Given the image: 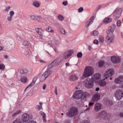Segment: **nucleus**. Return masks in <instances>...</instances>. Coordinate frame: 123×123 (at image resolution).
<instances>
[{
	"mask_svg": "<svg viewBox=\"0 0 123 123\" xmlns=\"http://www.w3.org/2000/svg\"><path fill=\"white\" fill-rule=\"evenodd\" d=\"M93 73L92 68L90 67H86L83 74V76L85 77H87L91 76Z\"/></svg>",
	"mask_w": 123,
	"mask_h": 123,
	"instance_id": "nucleus-1",
	"label": "nucleus"
},
{
	"mask_svg": "<svg viewBox=\"0 0 123 123\" xmlns=\"http://www.w3.org/2000/svg\"><path fill=\"white\" fill-rule=\"evenodd\" d=\"M93 81L90 78H87L84 81V86L87 88H92L93 86Z\"/></svg>",
	"mask_w": 123,
	"mask_h": 123,
	"instance_id": "nucleus-2",
	"label": "nucleus"
},
{
	"mask_svg": "<svg viewBox=\"0 0 123 123\" xmlns=\"http://www.w3.org/2000/svg\"><path fill=\"white\" fill-rule=\"evenodd\" d=\"M78 110L76 108L73 107L70 108L68 110V112L66 113L67 116L72 117L77 115Z\"/></svg>",
	"mask_w": 123,
	"mask_h": 123,
	"instance_id": "nucleus-3",
	"label": "nucleus"
},
{
	"mask_svg": "<svg viewBox=\"0 0 123 123\" xmlns=\"http://www.w3.org/2000/svg\"><path fill=\"white\" fill-rule=\"evenodd\" d=\"M122 9L121 8H116L112 14L114 16V19L115 20H117L121 14V11Z\"/></svg>",
	"mask_w": 123,
	"mask_h": 123,
	"instance_id": "nucleus-4",
	"label": "nucleus"
},
{
	"mask_svg": "<svg viewBox=\"0 0 123 123\" xmlns=\"http://www.w3.org/2000/svg\"><path fill=\"white\" fill-rule=\"evenodd\" d=\"M114 73V71L113 68H110L106 71L104 74V77L107 79L109 77L112 75Z\"/></svg>",
	"mask_w": 123,
	"mask_h": 123,
	"instance_id": "nucleus-5",
	"label": "nucleus"
},
{
	"mask_svg": "<svg viewBox=\"0 0 123 123\" xmlns=\"http://www.w3.org/2000/svg\"><path fill=\"white\" fill-rule=\"evenodd\" d=\"M29 116L27 113L23 114L21 116V121L23 123H26L29 120Z\"/></svg>",
	"mask_w": 123,
	"mask_h": 123,
	"instance_id": "nucleus-6",
	"label": "nucleus"
},
{
	"mask_svg": "<svg viewBox=\"0 0 123 123\" xmlns=\"http://www.w3.org/2000/svg\"><path fill=\"white\" fill-rule=\"evenodd\" d=\"M82 91L81 90L77 91L73 96L74 98L79 99L81 98L82 97Z\"/></svg>",
	"mask_w": 123,
	"mask_h": 123,
	"instance_id": "nucleus-7",
	"label": "nucleus"
},
{
	"mask_svg": "<svg viewBox=\"0 0 123 123\" xmlns=\"http://www.w3.org/2000/svg\"><path fill=\"white\" fill-rule=\"evenodd\" d=\"M106 39V41L109 43H111L114 38V36L113 34H107Z\"/></svg>",
	"mask_w": 123,
	"mask_h": 123,
	"instance_id": "nucleus-8",
	"label": "nucleus"
},
{
	"mask_svg": "<svg viewBox=\"0 0 123 123\" xmlns=\"http://www.w3.org/2000/svg\"><path fill=\"white\" fill-rule=\"evenodd\" d=\"M121 91L120 90H116L115 92V96L116 99L117 100H119L122 98Z\"/></svg>",
	"mask_w": 123,
	"mask_h": 123,
	"instance_id": "nucleus-9",
	"label": "nucleus"
},
{
	"mask_svg": "<svg viewBox=\"0 0 123 123\" xmlns=\"http://www.w3.org/2000/svg\"><path fill=\"white\" fill-rule=\"evenodd\" d=\"M115 26L116 25L114 24H112L111 26H110L108 28V30L106 31L107 34H113L115 28Z\"/></svg>",
	"mask_w": 123,
	"mask_h": 123,
	"instance_id": "nucleus-10",
	"label": "nucleus"
},
{
	"mask_svg": "<svg viewBox=\"0 0 123 123\" xmlns=\"http://www.w3.org/2000/svg\"><path fill=\"white\" fill-rule=\"evenodd\" d=\"M102 107V106L101 104L97 103L94 105V110L96 112L98 111L101 109Z\"/></svg>",
	"mask_w": 123,
	"mask_h": 123,
	"instance_id": "nucleus-11",
	"label": "nucleus"
},
{
	"mask_svg": "<svg viewBox=\"0 0 123 123\" xmlns=\"http://www.w3.org/2000/svg\"><path fill=\"white\" fill-rule=\"evenodd\" d=\"M115 83L119 84H120L123 83V76H121L118 78L115 79Z\"/></svg>",
	"mask_w": 123,
	"mask_h": 123,
	"instance_id": "nucleus-12",
	"label": "nucleus"
},
{
	"mask_svg": "<svg viewBox=\"0 0 123 123\" xmlns=\"http://www.w3.org/2000/svg\"><path fill=\"white\" fill-rule=\"evenodd\" d=\"M111 61L115 63H118L120 62V59L115 56H112L111 58Z\"/></svg>",
	"mask_w": 123,
	"mask_h": 123,
	"instance_id": "nucleus-13",
	"label": "nucleus"
},
{
	"mask_svg": "<svg viewBox=\"0 0 123 123\" xmlns=\"http://www.w3.org/2000/svg\"><path fill=\"white\" fill-rule=\"evenodd\" d=\"M100 97V95L99 93H96L93 96L92 100L93 101H97L99 100Z\"/></svg>",
	"mask_w": 123,
	"mask_h": 123,
	"instance_id": "nucleus-14",
	"label": "nucleus"
},
{
	"mask_svg": "<svg viewBox=\"0 0 123 123\" xmlns=\"http://www.w3.org/2000/svg\"><path fill=\"white\" fill-rule=\"evenodd\" d=\"M62 60L59 59V58H57L54 60L51 63V64L52 63H55V64L57 66L58 65L59 63L61 62L62 61Z\"/></svg>",
	"mask_w": 123,
	"mask_h": 123,
	"instance_id": "nucleus-15",
	"label": "nucleus"
},
{
	"mask_svg": "<svg viewBox=\"0 0 123 123\" xmlns=\"http://www.w3.org/2000/svg\"><path fill=\"white\" fill-rule=\"evenodd\" d=\"M52 71L51 70H50L49 69H47L46 71H45L43 73L44 75H45L46 77L49 76L50 74L52 73Z\"/></svg>",
	"mask_w": 123,
	"mask_h": 123,
	"instance_id": "nucleus-16",
	"label": "nucleus"
},
{
	"mask_svg": "<svg viewBox=\"0 0 123 123\" xmlns=\"http://www.w3.org/2000/svg\"><path fill=\"white\" fill-rule=\"evenodd\" d=\"M78 78L76 75L74 74L71 76L70 77L69 79L70 80L74 81L76 80H77Z\"/></svg>",
	"mask_w": 123,
	"mask_h": 123,
	"instance_id": "nucleus-17",
	"label": "nucleus"
},
{
	"mask_svg": "<svg viewBox=\"0 0 123 123\" xmlns=\"http://www.w3.org/2000/svg\"><path fill=\"white\" fill-rule=\"evenodd\" d=\"M89 95L88 92H85L83 93H82V97L81 98L82 99H85Z\"/></svg>",
	"mask_w": 123,
	"mask_h": 123,
	"instance_id": "nucleus-18",
	"label": "nucleus"
},
{
	"mask_svg": "<svg viewBox=\"0 0 123 123\" xmlns=\"http://www.w3.org/2000/svg\"><path fill=\"white\" fill-rule=\"evenodd\" d=\"M27 80V78L25 76H22L20 78V80L21 82L24 83H26Z\"/></svg>",
	"mask_w": 123,
	"mask_h": 123,
	"instance_id": "nucleus-19",
	"label": "nucleus"
},
{
	"mask_svg": "<svg viewBox=\"0 0 123 123\" xmlns=\"http://www.w3.org/2000/svg\"><path fill=\"white\" fill-rule=\"evenodd\" d=\"M33 5L36 7H38L40 6V4L38 1L36 0H34L33 1Z\"/></svg>",
	"mask_w": 123,
	"mask_h": 123,
	"instance_id": "nucleus-20",
	"label": "nucleus"
},
{
	"mask_svg": "<svg viewBox=\"0 0 123 123\" xmlns=\"http://www.w3.org/2000/svg\"><path fill=\"white\" fill-rule=\"evenodd\" d=\"M112 20V19L109 18H106L103 21L104 22L108 23L111 22Z\"/></svg>",
	"mask_w": 123,
	"mask_h": 123,
	"instance_id": "nucleus-21",
	"label": "nucleus"
},
{
	"mask_svg": "<svg viewBox=\"0 0 123 123\" xmlns=\"http://www.w3.org/2000/svg\"><path fill=\"white\" fill-rule=\"evenodd\" d=\"M100 78V75L98 73H97L95 74L94 75V77L93 78V79L94 80H98Z\"/></svg>",
	"mask_w": 123,
	"mask_h": 123,
	"instance_id": "nucleus-22",
	"label": "nucleus"
},
{
	"mask_svg": "<svg viewBox=\"0 0 123 123\" xmlns=\"http://www.w3.org/2000/svg\"><path fill=\"white\" fill-rule=\"evenodd\" d=\"M28 70L26 68H23L21 69L19 73L21 74H25L28 72Z\"/></svg>",
	"mask_w": 123,
	"mask_h": 123,
	"instance_id": "nucleus-23",
	"label": "nucleus"
},
{
	"mask_svg": "<svg viewBox=\"0 0 123 123\" xmlns=\"http://www.w3.org/2000/svg\"><path fill=\"white\" fill-rule=\"evenodd\" d=\"M99 116H103L104 117L106 115V113L105 111H102L98 114Z\"/></svg>",
	"mask_w": 123,
	"mask_h": 123,
	"instance_id": "nucleus-24",
	"label": "nucleus"
},
{
	"mask_svg": "<svg viewBox=\"0 0 123 123\" xmlns=\"http://www.w3.org/2000/svg\"><path fill=\"white\" fill-rule=\"evenodd\" d=\"M47 77L45 75H44V73H43L41 75L40 77V81H43Z\"/></svg>",
	"mask_w": 123,
	"mask_h": 123,
	"instance_id": "nucleus-25",
	"label": "nucleus"
},
{
	"mask_svg": "<svg viewBox=\"0 0 123 123\" xmlns=\"http://www.w3.org/2000/svg\"><path fill=\"white\" fill-rule=\"evenodd\" d=\"M99 84L100 86H103L106 85V83L104 81L100 80L99 82Z\"/></svg>",
	"mask_w": 123,
	"mask_h": 123,
	"instance_id": "nucleus-26",
	"label": "nucleus"
},
{
	"mask_svg": "<svg viewBox=\"0 0 123 123\" xmlns=\"http://www.w3.org/2000/svg\"><path fill=\"white\" fill-rule=\"evenodd\" d=\"M39 103L40 105H37L36 107V109L38 111H39L40 109L42 108V103Z\"/></svg>",
	"mask_w": 123,
	"mask_h": 123,
	"instance_id": "nucleus-27",
	"label": "nucleus"
},
{
	"mask_svg": "<svg viewBox=\"0 0 123 123\" xmlns=\"http://www.w3.org/2000/svg\"><path fill=\"white\" fill-rule=\"evenodd\" d=\"M37 78L36 77H35L32 80V81L30 83V85H31L32 86L35 83V82L37 80Z\"/></svg>",
	"mask_w": 123,
	"mask_h": 123,
	"instance_id": "nucleus-28",
	"label": "nucleus"
},
{
	"mask_svg": "<svg viewBox=\"0 0 123 123\" xmlns=\"http://www.w3.org/2000/svg\"><path fill=\"white\" fill-rule=\"evenodd\" d=\"M98 34V31L94 30L92 32L91 34L94 36H97Z\"/></svg>",
	"mask_w": 123,
	"mask_h": 123,
	"instance_id": "nucleus-29",
	"label": "nucleus"
},
{
	"mask_svg": "<svg viewBox=\"0 0 123 123\" xmlns=\"http://www.w3.org/2000/svg\"><path fill=\"white\" fill-rule=\"evenodd\" d=\"M94 18V17L93 16H92L87 22V23L92 24L93 22V20Z\"/></svg>",
	"mask_w": 123,
	"mask_h": 123,
	"instance_id": "nucleus-30",
	"label": "nucleus"
},
{
	"mask_svg": "<svg viewBox=\"0 0 123 123\" xmlns=\"http://www.w3.org/2000/svg\"><path fill=\"white\" fill-rule=\"evenodd\" d=\"M46 30L49 32H54V30L52 29L51 28L49 27H47L46 28Z\"/></svg>",
	"mask_w": 123,
	"mask_h": 123,
	"instance_id": "nucleus-31",
	"label": "nucleus"
},
{
	"mask_svg": "<svg viewBox=\"0 0 123 123\" xmlns=\"http://www.w3.org/2000/svg\"><path fill=\"white\" fill-rule=\"evenodd\" d=\"M43 18L40 16H36V19L37 20L39 21H41L43 20Z\"/></svg>",
	"mask_w": 123,
	"mask_h": 123,
	"instance_id": "nucleus-32",
	"label": "nucleus"
},
{
	"mask_svg": "<svg viewBox=\"0 0 123 123\" xmlns=\"http://www.w3.org/2000/svg\"><path fill=\"white\" fill-rule=\"evenodd\" d=\"M21 122L20 119L17 118L12 123H21Z\"/></svg>",
	"mask_w": 123,
	"mask_h": 123,
	"instance_id": "nucleus-33",
	"label": "nucleus"
},
{
	"mask_svg": "<svg viewBox=\"0 0 123 123\" xmlns=\"http://www.w3.org/2000/svg\"><path fill=\"white\" fill-rule=\"evenodd\" d=\"M21 112V111L19 110L15 112L13 114H12V116L13 117L15 116L16 115L18 114L19 113Z\"/></svg>",
	"mask_w": 123,
	"mask_h": 123,
	"instance_id": "nucleus-34",
	"label": "nucleus"
},
{
	"mask_svg": "<svg viewBox=\"0 0 123 123\" xmlns=\"http://www.w3.org/2000/svg\"><path fill=\"white\" fill-rule=\"evenodd\" d=\"M104 63V61H100L98 62V66L99 67H102Z\"/></svg>",
	"mask_w": 123,
	"mask_h": 123,
	"instance_id": "nucleus-35",
	"label": "nucleus"
},
{
	"mask_svg": "<svg viewBox=\"0 0 123 123\" xmlns=\"http://www.w3.org/2000/svg\"><path fill=\"white\" fill-rule=\"evenodd\" d=\"M73 53V51L72 50H71L67 54L68 57H70L71 55Z\"/></svg>",
	"mask_w": 123,
	"mask_h": 123,
	"instance_id": "nucleus-36",
	"label": "nucleus"
},
{
	"mask_svg": "<svg viewBox=\"0 0 123 123\" xmlns=\"http://www.w3.org/2000/svg\"><path fill=\"white\" fill-rule=\"evenodd\" d=\"M58 18L59 19V20H60L61 21L63 20L64 18L61 15H59L58 16Z\"/></svg>",
	"mask_w": 123,
	"mask_h": 123,
	"instance_id": "nucleus-37",
	"label": "nucleus"
},
{
	"mask_svg": "<svg viewBox=\"0 0 123 123\" xmlns=\"http://www.w3.org/2000/svg\"><path fill=\"white\" fill-rule=\"evenodd\" d=\"M60 31L61 32L62 34L63 35H65L66 34V32L64 30V29H61L60 30Z\"/></svg>",
	"mask_w": 123,
	"mask_h": 123,
	"instance_id": "nucleus-38",
	"label": "nucleus"
},
{
	"mask_svg": "<svg viewBox=\"0 0 123 123\" xmlns=\"http://www.w3.org/2000/svg\"><path fill=\"white\" fill-rule=\"evenodd\" d=\"M104 40V37L103 36H100L99 38V41L101 43L103 42Z\"/></svg>",
	"mask_w": 123,
	"mask_h": 123,
	"instance_id": "nucleus-39",
	"label": "nucleus"
},
{
	"mask_svg": "<svg viewBox=\"0 0 123 123\" xmlns=\"http://www.w3.org/2000/svg\"><path fill=\"white\" fill-rule=\"evenodd\" d=\"M82 54L81 52H79L77 54V56L78 57L80 58L82 57Z\"/></svg>",
	"mask_w": 123,
	"mask_h": 123,
	"instance_id": "nucleus-40",
	"label": "nucleus"
},
{
	"mask_svg": "<svg viewBox=\"0 0 123 123\" xmlns=\"http://www.w3.org/2000/svg\"><path fill=\"white\" fill-rule=\"evenodd\" d=\"M36 16L32 15H31L30 18L31 19L35 20H36Z\"/></svg>",
	"mask_w": 123,
	"mask_h": 123,
	"instance_id": "nucleus-41",
	"label": "nucleus"
},
{
	"mask_svg": "<svg viewBox=\"0 0 123 123\" xmlns=\"http://www.w3.org/2000/svg\"><path fill=\"white\" fill-rule=\"evenodd\" d=\"M102 6L101 5H99L97 7L96 9V11H98V10L101 8L102 7Z\"/></svg>",
	"mask_w": 123,
	"mask_h": 123,
	"instance_id": "nucleus-42",
	"label": "nucleus"
},
{
	"mask_svg": "<svg viewBox=\"0 0 123 123\" xmlns=\"http://www.w3.org/2000/svg\"><path fill=\"white\" fill-rule=\"evenodd\" d=\"M5 68L4 65L3 64H0V69H4Z\"/></svg>",
	"mask_w": 123,
	"mask_h": 123,
	"instance_id": "nucleus-43",
	"label": "nucleus"
},
{
	"mask_svg": "<svg viewBox=\"0 0 123 123\" xmlns=\"http://www.w3.org/2000/svg\"><path fill=\"white\" fill-rule=\"evenodd\" d=\"M23 43L24 45L25 46H28L29 44L28 42L26 41H24Z\"/></svg>",
	"mask_w": 123,
	"mask_h": 123,
	"instance_id": "nucleus-44",
	"label": "nucleus"
},
{
	"mask_svg": "<svg viewBox=\"0 0 123 123\" xmlns=\"http://www.w3.org/2000/svg\"><path fill=\"white\" fill-rule=\"evenodd\" d=\"M111 102L109 100H107L106 102V104L109 105H111Z\"/></svg>",
	"mask_w": 123,
	"mask_h": 123,
	"instance_id": "nucleus-45",
	"label": "nucleus"
},
{
	"mask_svg": "<svg viewBox=\"0 0 123 123\" xmlns=\"http://www.w3.org/2000/svg\"><path fill=\"white\" fill-rule=\"evenodd\" d=\"M121 24V21L120 20H118L117 21V26H120Z\"/></svg>",
	"mask_w": 123,
	"mask_h": 123,
	"instance_id": "nucleus-46",
	"label": "nucleus"
},
{
	"mask_svg": "<svg viewBox=\"0 0 123 123\" xmlns=\"http://www.w3.org/2000/svg\"><path fill=\"white\" fill-rule=\"evenodd\" d=\"M67 54L66 52H65L64 54H63L64 58L66 59L68 57V56H67Z\"/></svg>",
	"mask_w": 123,
	"mask_h": 123,
	"instance_id": "nucleus-47",
	"label": "nucleus"
},
{
	"mask_svg": "<svg viewBox=\"0 0 123 123\" xmlns=\"http://www.w3.org/2000/svg\"><path fill=\"white\" fill-rule=\"evenodd\" d=\"M14 14V12L13 11H12L10 12V16L12 17L13 15Z\"/></svg>",
	"mask_w": 123,
	"mask_h": 123,
	"instance_id": "nucleus-48",
	"label": "nucleus"
},
{
	"mask_svg": "<svg viewBox=\"0 0 123 123\" xmlns=\"http://www.w3.org/2000/svg\"><path fill=\"white\" fill-rule=\"evenodd\" d=\"M83 7H80L78 9V12H81L83 11Z\"/></svg>",
	"mask_w": 123,
	"mask_h": 123,
	"instance_id": "nucleus-49",
	"label": "nucleus"
},
{
	"mask_svg": "<svg viewBox=\"0 0 123 123\" xmlns=\"http://www.w3.org/2000/svg\"><path fill=\"white\" fill-rule=\"evenodd\" d=\"M40 113L41 115L43 116V117H45V114L44 112L42 111H41Z\"/></svg>",
	"mask_w": 123,
	"mask_h": 123,
	"instance_id": "nucleus-50",
	"label": "nucleus"
},
{
	"mask_svg": "<svg viewBox=\"0 0 123 123\" xmlns=\"http://www.w3.org/2000/svg\"><path fill=\"white\" fill-rule=\"evenodd\" d=\"M37 33L39 35L41 36H42L43 33L41 31H37Z\"/></svg>",
	"mask_w": 123,
	"mask_h": 123,
	"instance_id": "nucleus-51",
	"label": "nucleus"
},
{
	"mask_svg": "<svg viewBox=\"0 0 123 123\" xmlns=\"http://www.w3.org/2000/svg\"><path fill=\"white\" fill-rule=\"evenodd\" d=\"M12 17L10 16H8L7 17V19L9 21H10L12 19Z\"/></svg>",
	"mask_w": 123,
	"mask_h": 123,
	"instance_id": "nucleus-52",
	"label": "nucleus"
},
{
	"mask_svg": "<svg viewBox=\"0 0 123 123\" xmlns=\"http://www.w3.org/2000/svg\"><path fill=\"white\" fill-rule=\"evenodd\" d=\"M62 4L64 6H66L67 5L68 3L67 1H65L63 2L62 3Z\"/></svg>",
	"mask_w": 123,
	"mask_h": 123,
	"instance_id": "nucleus-53",
	"label": "nucleus"
},
{
	"mask_svg": "<svg viewBox=\"0 0 123 123\" xmlns=\"http://www.w3.org/2000/svg\"><path fill=\"white\" fill-rule=\"evenodd\" d=\"M104 118L105 120H108L109 119V117L108 116L107 114H106V115L104 117Z\"/></svg>",
	"mask_w": 123,
	"mask_h": 123,
	"instance_id": "nucleus-54",
	"label": "nucleus"
},
{
	"mask_svg": "<svg viewBox=\"0 0 123 123\" xmlns=\"http://www.w3.org/2000/svg\"><path fill=\"white\" fill-rule=\"evenodd\" d=\"M10 8V7L9 6H8L7 7L5 10V11L6 12H7L9 9Z\"/></svg>",
	"mask_w": 123,
	"mask_h": 123,
	"instance_id": "nucleus-55",
	"label": "nucleus"
},
{
	"mask_svg": "<svg viewBox=\"0 0 123 123\" xmlns=\"http://www.w3.org/2000/svg\"><path fill=\"white\" fill-rule=\"evenodd\" d=\"M48 44L49 45L50 47L52 46V42L51 41H49L48 42Z\"/></svg>",
	"mask_w": 123,
	"mask_h": 123,
	"instance_id": "nucleus-56",
	"label": "nucleus"
},
{
	"mask_svg": "<svg viewBox=\"0 0 123 123\" xmlns=\"http://www.w3.org/2000/svg\"><path fill=\"white\" fill-rule=\"evenodd\" d=\"M93 43L96 44H98V40L95 39L93 42Z\"/></svg>",
	"mask_w": 123,
	"mask_h": 123,
	"instance_id": "nucleus-57",
	"label": "nucleus"
},
{
	"mask_svg": "<svg viewBox=\"0 0 123 123\" xmlns=\"http://www.w3.org/2000/svg\"><path fill=\"white\" fill-rule=\"evenodd\" d=\"M31 86H32L31 85H30V84L29 85H28V86L26 88H25L24 91V92H25V91L27 89H28V88L29 87H31Z\"/></svg>",
	"mask_w": 123,
	"mask_h": 123,
	"instance_id": "nucleus-58",
	"label": "nucleus"
},
{
	"mask_svg": "<svg viewBox=\"0 0 123 123\" xmlns=\"http://www.w3.org/2000/svg\"><path fill=\"white\" fill-rule=\"evenodd\" d=\"M27 123H37L36 121L33 120L30 121Z\"/></svg>",
	"mask_w": 123,
	"mask_h": 123,
	"instance_id": "nucleus-59",
	"label": "nucleus"
},
{
	"mask_svg": "<svg viewBox=\"0 0 123 123\" xmlns=\"http://www.w3.org/2000/svg\"><path fill=\"white\" fill-rule=\"evenodd\" d=\"M29 52L28 51L26 50H25L24 52V54L25 55H27L28 54Z\"/></svg>",
	"mask_w": 123,
	"mask_h": 123,
	"instance_id": "nucleus-60",
	"label": "nucleus"
},
{
	"mask_svg": "<svg viewBox=\"0 0 123 123\" xmlns=\"http://www.w3.org/2000/svg\"><path fill=\"white\" fill-rule=\"evenodd\" d=\"M57 88L56 87H55V93L56 95H57Z\"/></svg>",
	"mask_w": 123,
	"mask_h": 123,
	"instance_id": "nucleus-61",
	"label": "nucleus"
},
{
	"mask_svg": "<svg viewBox=\"0 0 123 123\" xmlns=\"http://www.w3.org/2000/svg\"><path fill=\"white\" fill-rule=\"evenodd\" d=\"M17 38L18 40L19 41H20L21 39V38L18 36H17Z\"/></svg>",
	"mask_w": 123,
	"mask_h": 123,
	"instance_id": "nucleus-62",
	"label": "nucleus"
},
{
	"mask_svg": "<svg viewBox=\"0 0 123 123\" xmlns=\"http://www.w3.org/2000/svg\"><path fill=\"white\" fill-rule=\"evenodd\" d=\"M82 123H90L89 121L87 120H85L83 121Z\"/></svg>",
	"mask_w": 123,
	"mask_h": 123,
	"instance_id": "nucleus-63",
	"label": "nucleus"
},
{
	"mask_svg": "<svg viewBox=\"0 0 123 123\" xmlns=\"http://www.w3.org/2000/svg\"><path fill=\"white\" fill-rule=\"evenodd\" d=\"M91 24H90V23L89 24L88 23H87V22L85 26L86 27H89V26L91 25Z\"/></svg>",
	"mask_w": 123,
	"mask_h": 123,
	"instance_id": "nucleus-64",
	"label": "nucleus"
}]
</instances>
